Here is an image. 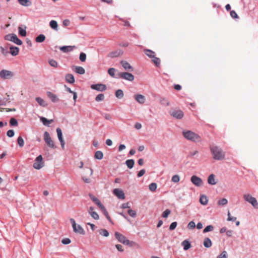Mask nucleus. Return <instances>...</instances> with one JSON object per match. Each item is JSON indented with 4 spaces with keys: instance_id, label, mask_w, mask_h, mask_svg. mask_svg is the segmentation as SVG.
I'll use <instances>...</instances> for the list:
<instances>
[{
    "instance_id": "f257e3e1",
    "label": "nucleus",
    "mask_w": 258,
    "mask_h": 258,
    "mask_svg": "<svg viewBox=\"0 0 258 258\" xmlns=\"http://www.w3.org/2000/svg\"><path fill=\"white\" fill-rule=\"evenodd\" d=\"M210 149L214 159L222 160L225 158V152L220 147L217 146H211Z\"/></svg>"
},
{
    "instance_id": "f03ea898",
    "label": "nucleus",
    "mask_w": 258,
    "mask_h": 258,
    "mask_svg": "<svg viewBox=\"0 0 258 258\" xmlns=\"http://www.w3.org/2000/svg\"><path fill=\"white\" fill-rule=\"evenodd\" d=\"M182 134L187 140L193 142H200L201 141V137L199 135L190 131H183Z\"/></svg>"
},
{
    "instance_id": "7ed1b4c3",
    "label": "nucleus",
    "mask_w": 258,
    "mask_h": 258,
    "mask_svg": "<svg viewBox=\"0 0 258 258\" xmlns=\"http://www.w3.org/2000/svg\"><path fill=\"white\" fill-rule=\"evenodd\" d=\"M6 40L13 42L15 44L21 45L22 44V41L19 39L15 34H9L5 36Z\"/></svg>"
},
{
    "instance_id": "20e7f679",
    "label": "nucleus",
    "mask_w": 258,
    "mask_h": 258,
    "mask_svg": "<svg viewBox=\"0 0 258 258\" xmlns=\"http://www.w3.org/2000/svg\"><path fill=\"white\" fill-rule=\"evenodd\" d=\"M43 138L45 143L49 147L52 149L56 148V146L55 145L53 140L51 139V138L50 137V134L48 132H44Z\"/></svg>"
},
{
    "instance_id": "39448f33",
    "label": "nucleus",
    "mask_w": 258,
    "mask_h": 258,
    "mask_svg": "<svg viewBox=\"0 0 258 258\" xmlns=\"http://www.w3.org/2000/svg\"><path fill=\"white\" fill-rule=\"evenodd\" d=\"M243 198L246 202L250 203L254 208L258 209V203L255 198L249 194H245L243 195Z\"/></svg>"
},
{
    "instance_id": "423d86ee",
    "label": "nucleus",
    "mask_w": 258,
    "mask_h": 258,
    "mask_svg": "<svg viewBox=\"0 0 258 258\" xmlns=\"http://www.w3.org/2000/svg\"><path fill=\"white\" fill-rule=\"evenodd\" d=\"M72 227L73 228V231L79 233L80 234L84 235L85 234V231L84 229L82 227V226L80 225H77L76 222L74 219H71L70 220Z\"/></svg>"
},
{
    "instance_id": "0eeeda50",
    "label": "nucleus",
    "mask_w": 258,
    "mask_h": 258,
    "mask_svg": "<svg viewBox=\"0 0 258 258\" xmlns=\"http://www.w3.org/2000/svg\"><path fill=\"white\" fill-rule=\"evenodd\" d=\"M44 166V162L42 155H39L35 160L33 167L34 168L39 170Z\"/></svg>"
},
{
    "instance_id": "6e6552de",
    "label": "nucleus",
    "mask_w": 258,
    "mask_h": 258,
    "mask_svg": "<svg viewBox=\"0 0 258 258\" xmlns=\"http://www.w3.org/2000/svg\"><path fill=\"white\" fill-rule=\"evenodd\" d=\"M14 74L12 72L7 70H2L0 71V78L2 79H9L13 77Z\"/></svg>"
},
{
    "instance_id": "1a4fd4ad",
    "label": "nucleus",
    "mask_w": 258,
    "mask_h": 258,
    "mask_svg": "<svg viewBox=\"0 0 258 258\" xmlns=\"http://www.w3.org/2000/svg\"><path fill=\"white\" fill-rule=\"evenodd\" d=\"M118 75L119 78L129 81H133L135 78L133 74L127 72H121L119 73Z\"/></svg>"
},
{
    "instance_id": "9d476101",
    "label": "nucleus",
    "mask_w": 258,
    "mask_h": 258,
    "mask_svg": "<svg viewBox=\"0 0 258 258\" xmlns=\"http://www.w3.org/2000/svg\"><path fill=\"white\" fill-rule=\"evenodd\" d=\"M115 238L120 242L123 244L128 245L130 243V241L126 238V237L122 234L116 232L114 234Z\"/></svg>"
},
{
    "instance_id": "9b49d317",
    "label": "nucleus",
    "mask_w": 258,
    "mask_h": 258,
    "mask_svg": "<svg viewBox=\"0 0 258 258\" xmlns=\"http://www.w3.org/2000/svg\"><path fill=\"white\" fill-rule=\"evenodd\" d=\"M190 181L197 186H201L203 184L202 179L196 175H192L190 178Z\"/></svg>"
},
{
    "instance_id": "f8f14e48",
    "label": "nucleus",
    "mask_w": 258,
    "mask_h": 258,
    "mask_svg": "<svg viewBox=\"0 0 258 258\" xmlns=\"http://www.w3.org/2000/svg\"><path fill=\"white\" fill-rule=\"evenodd\" d=\"M170 114L177 119H181L183 117L184 114L182 111L179 109H173L170 111Z\"/></svg>"
},
{
    "instance_id": "ddd939ff",
    "label": "nucleus",
    "mask_w": 258,
    "mask_h": 258,
    "mask_svg": "<svg viewBox=\"0 0 258 258\" xmlns=\"http://www.w3.org/2000/svg\"><path fill=\"white\" fill-rule=\"evenodd\" d=\"M91 89L98 91H104L106 90V86L103 84H93L91 86Z\"/></svg>"
},
{
    "instance_id": "4468645a",
    "label": "nucleus",
    "mask_w": 258,
    "mask_h": 258,
    "mask_svg": "<svg viewBox=\"0 0 258 258\" xmlns=\"http://www.w3.org/2000/svg\"><path fill=\"white\" fill-rule=\"evenodd\" d=\"M56 132L59 141L60 142L61 147L63 149L64 148L65 142L62 138V134L60 128H56Z\"/></svg>"
},
{
    "instance_id": "2eb2a0df",
    "label": "nucleus",
    "mask_w": 258,
    "mask_h": 258,
    "mask_svg": "<svg viewBox=\"0 0 258 258\" xmlns=\"http://www.w3.org/2000/svg\"><path fill=\"white\" fill-rule=\"evenodd\" d=\"M113 193L118 198L120 199H124L125 198L124 194L122 190L119 188H115L113 190Z\"/></svg>"
},
{
    "instance_id": "dca6fc26",
    "label": "nucleus",
    "mask_w": 258,
    "mask_h": 258,
    "mask_svg": "<svg viewBox=\"0 0 258 258\" xmlns=\"http://www.w3.org/2000/svg\"><path fill=\"white\" fill-rule=\"evenodd\" d=\"M120 63L125 70L128 71H133V70H134L133 68L126 61L121 60L120 61Z\"/></svg>"
},
{
    "instance_id": "f3484780",
    "label": "nucleus",
    "mask_w": 258,
    "mask_h": 258,
    "mask_svg": "<svg viewBox=\"0 0 258 258\" xmlns=\"http://www.w3.org/2000/svg\"><path fill=\"white\" fill-rule=\"evenodd\" d=\"M88 213L95 220H98L99 219V215L94 211V208L93 207H90L88 210Z\"/></svg>"
},
{
    "instance_id": "a211bd4d",
    "label": "nucleus",
    "mask_w": 258,
    "mask_h": 258,
    "mask_svg": "<svg viewBox=\"0 0 258 258\" xmlns=\"http://www.w3.org/2000/svg\"><path fill=\"white\" fill-rule=\"evenodd\" d=\"M207 181L210 185H215L217 182L215 179V175L213 174H211L208 176Z\"/></svg>"
},
{
    "instance_id": "6ab92c4d",
    "label": "nucleus",
    "mask_w": 258,
    "mask_h": 258,
    "mask_svg": "<svg viewBox=\"0 0 258 258\" xmlns=\"http://www.w3.org/2000/svg\"><path fill=\"white\" fill-rule=\"evenodd\" d=\"M135 100L140 104H143L145 102V97L141 94H137L135 95Z\"/></svg>"
},
{
    "instance_id": "aec40b11",
    "label": "nucleus",
    "mask_w": 258,
    "mask_h": 258,
    "mask_svg": "<svg viewBox=\"0 0 258 258\" xmlns=\"http://www.w3.org/2000/svg\"><path fill=\"white\" fill-rule=\"evenodd\" d=\"M89 196L90 198L93 201V202L95 203L99 208L100 207L102 208H103V205L101 204L100 201L94 196H93L92 194H89Z\"/></svg>"
},
{
    "instance_id": "412c9836",
    "label": "nucleus",
    "mask_w": 258,
    "mask_h": 258,
    "mask_svg": "<svg viewBox=\"0 0 258 258\" xmlns=\"http://www.w3.org/2000/svg\"><path fill=\"white\" fill-rule=\"evenodd\" d=\"M75 48H76L75 46H63L60 47V50L63 52H68L72 51Z\"/></svg>"
},
{
    "instance_id": "4be33fe9",
    "label": "nucleus",
    "mask_w": 258,
    "mask_h": 258,
    "mask_svg": "<svg viewBox=\"0 0 258 258\" xmlns=\"http://www.w3.org/2000/svg\"><path fill=\"white\" fill-rule=\"evenodd\" d=\"M66 81L70 84H73L75 82V78L72 74H68L65 76Z\"/></svg>"
},
{
    "instance_id": "5701e85b",
    "label": "nucleus",
    "mask_w": 258,
    "mask_h": 258,
    "mask_svg": "<svg viewBox=\"0 0 258 258\" xmlns=\"http://www.w3.org/2000/svg\"><path fill=\"white\" fill-rule=\"evenodd\" d=\"M10 51L9 52L13 56H16L18 54L19 52V48L16 46H11L10 47Z\"/></svg>"
},
{
    "instance_id": "b1692460",
    "label": "nucleus",
    "mask_w": 258,
    "mask_h": 258,
    "mask_svg": "<svg viewBox=\"0 0 258 258\" xmlns=\"http://www.w3.org/2000/svg\"><path fill=\"white\" fill-rule=\"evenodd\" d=\"M47 95L53 102H56L58 101L57 96L53 93L50 92H48L47 93Z\"/></svg>"
},
{
    "instance_id": "393cba45",
    "label": "nucleus",
    "mask_w": 258,
    "mask_h": 258,
    "mask_svg": "<svg viewBox=\"0 0 258 258\" xmlns=\"http://www.w3.org/2000/svg\"><path fill=\"white\" fill-rule=\"evenodd\" d=\"M123 52L121 50H117L115 51L111 52L109 55L111 57H115L122 55Z\"/></svg>"
},
{
    "instance_id": "a878e982",
    "label": "nucleus",
    "mask_w": 258,
    "mask_h": 258,
    "mask_svg": "<svg viewBox=\"0 0 258 258\" xmlns=\"http://www.w3.org/2000/svg\"><path fill=\"white\" fill-rule=\"evenodd\" d=\"M181 245L183 246V249L187 250L191 247V244L188 241L185 240L181 243Z\"/></svg>"
},
{
    "instance_id": "bb28decb",
    "label": "nucleus",
    "mask_w": 258,
    "mask_h": 258,
    "mask_svg": "<svg viewBox=\"0 0 258 258\" xmlns=\"http://www.w3.org/2000/svg\"><path fill=\"white\" fill-rule=\"evenodd\" d=\"M49 25L50 27L53 30L55 31L58 30V24L56 21L55 20H51L49 22Z\"/></svg>"
},
{
    "instance_id": "cd10ccee",
    "label": "nucleus",
    "mask_w": 258,
    "mask_h": 258,
    "mask_svg": "<svg viewBox=\"0 0 258 258\" xmlns=\"http://www.w3.org/2000/svg\"><path fill=\"white\" fill-rule=\"evenodd\" d=\"M144 52L145 54L151 58L154 57L155 56V52L150 49H145L144 50Z\"/></svg>"
},
{
    "instance_id": "c85d7f7f",
    "label": "nucleus",
    "mask_w": 258,
    "mask_h": 258,
    "mask_svg": "<svg viewBox=\"0 0 258 258\" xmlns=\"http://www.w3.org/2000/svg\"><path fill=\"white\" fill-rule=\"evenodd\" d=\"M19 3L22 6L28 7L31 6L32 3L29 0H18Z\"/></svg>"
},
{
    "instance_id": "c756f323",
    "label": "nucleus",
    "mask_w": 258,
    "mask_h": 258,
    "mask_svg": "<svg viewBox=\"0 0 258 258\" xmlns=\"http://www.w3.org/2000/svg\"><path fill=\"white\" fill-rule=\"evenodd\" d=\"M204 245L207 248H209L212 246V242L208 237L205 238L204 241Z\"/></svg>"
},
{
    "instance_id": "7c9ffc66",
    "label": "nucleus",
    "mask_w": 258,
    "mask_h": 258,
    "mask_svg": "<svg viewBox=\"0 0 258 258\" xmlns=\"http://www.w3.org/2000/svg\"><path fill=\"white\" fill-rule=\"evenodd\" d=\"M40 119L44 125H48V124L53 122L52 119L48 120L47 118L44 117H41Z\"/></svg>"
},
{
    "instance_id": "2f4dec72",
    "label": "nucleus",
    "mask_w": 258,
    "mask_h": 258,
    "mask_svg": "<svg viewBox=\"0 0 258 258\" xmlns=\"http://www.w3.org/2000/svg\"><path fill=\"white\" fill-rule=\"evenodd\" d=\"M75 71L77 73L81 75L84 74L85 73V69L82 67H75Z\"/></svg>"
},
{
    "instance_id": "473e14b6",
    "label": "nucleus",
    "mask_w": 258,
    "mask_h": 258,
    "mask_svg": "<svg viewBox=\"0 0 258 258\" xmlns=\"http://www.w3.org/2000/svg\"><path fill=\"white\" fill-rule=\"evenodd\" d=\"M125 163L127 167L131 169L134 167L135 162L133 159H129L126 161Z\"/></svg>"
},
{
    "instance_id": "72a5a7b5",
    "label": "nucleus",
    "mask_w": 258,
    "mask_h": 258,
    "mask_svg": "<svg viewBox=\"0 0 258 258\" xmlns=\"http://www.w3.org/2000/svg\"><path fill=\"white\" fill-rule=\"evenodd\" d=\"M123 96H124V93L122 90L118 89L116 91L115 96L117 98H119V99L122 98H123Z\"/></svg>"
},
{
    "instance_id": "f704fd0d",
    "label": "nucleus",
    "mask_w": 258,
    "mask_h": 258,
    "mask_svg": "<svg viewBox=\"0 0 258 258\" xmlns=\"http://www.w3.org/2000/svg\"><path fill=\"white\" fill-rule=\"evenodd\" d=\"M208 199L205 196H202L200 199V202L201 204L203 205H206L208 203Z\"/></svg>"
},
{
    "instance_id": "c9c22d12",
    "label": "nucleus",
    "mask_w": 258,
    "mask_h": 258,
    "mask_svg": "<svg viewBox=\"0 0 258 258\" xmlns=\"http://www.w3.org/2000/svg\"><path fill=\"white\" fill-rule=\"evenodd\" d=\"M37 102L38 104L43 107H45L47 105V104L45 103V101L40 97H37L36 98Z\"/></svg>"
},
{
    "instance_id": "e433bc0d",
    "label": "nucleus",
    "mask_w": 258,
    "mask_h": 258,
    "mask_svg": "<svg viewBox=\"0 0 258 258\" xmlns=\"http://www.w3.org/2000/svg\"><path fill=\"white\" fill-rule=\"evenodd\" d=\"M45 39V36L43 34H40L36 38L35 41L37 42L41 43L43 42Z\"/></svg>"
},
{
    "instance_id": "4c0bfd02",
    "label": "nucleus",
    "mask_w": 258,
    "mask_h": 258,
    "mask_svg": "<svg viewBox=\"0 0 258 258\" xmlns=\"http://www.w3.org/2000/svg\"><path fill=\"white\" fill-rule=\"evenodd\" d=\"M103 156V153L100 151H97L95 154V158L97 159H102Z\"/></svg>"
},
{
    "instance_id": "58836bf2",
    "label": "nucleus",
    "mask_w": 258,
    "mask_h": 258,
    "mask_svg": "<svg viewBox=\"0 0 258 258\" xmlns=\"http://www.w3.org/2000/svg\"><path fill=\"white\" fill-rule=\"evenodd\" d=\"M228 203V201L225 198H222L218 202V205L219 206H224Z\"/></svg>"
},
{
    "instance_id": "ea45409f",
    "label": "nucleus",
    "mask_w": 258,
    "mask_h": 258,
    "mask_svg": "<svg viewBox=\"0 0 258 258\" xmlns=\"http://www.w3.org/2000/svg\"><path fill=\"white\" fill-rule=\"evenodd\" d=\"M157 184L156 183H152L149 185V188L152 192L155 191L157 189Z\"/></svg>"
},
{
    "instance_id": "a19ab883",
    "label": "nucleus",
    "mask_w": 258,
    "mask_h": 258,
    "mask_svg": "<svg viewBox=\"0 0 258 258\" xmlns=\"http://www.w3.org/2000/svg\"><path fill=\"white\" fill-rule=\"evenodd\" d=\"M18 30H19V33L21 36H23V37L26 36V31L25 29H23L21 27H19Z\"/></svg>"
},
{
    "instance_id": "79ce46f5",
    "label": "nucleus",
    "mask_w": 258,
    "mask_h": 258,
    "mask_svg": "<svg viewBox=\"0 0 258 258\" xmlns=\"http://www.w3.org/2000/svg\"><path fill=\"white\" fill-rule=\"evenodd\" d=\"M17 142H18V144L19 145V146L20 147H23L24 146V141L23 139L21 136H19L18 138Z\"/></svg>"
},
{
    "instance_id": "37998d69",
    "label": "nucleus",
    "mask_w": 258,
    "mask_h": 258,
    "mask_svg": "<svg viewBox=\"0 0 258 258\" xmlns=\"http://www.w3.org/2000/svg\"><path fill=\"white\" fill-rule=\"evenodd\" d=\"M104 99V95L103 94H99L95 97V101L99 102L103 101Z\"/></svg>"
},
{
    "instance_id": "c03bdc74",
    "label": "nucleus",
    "mask_w": 258,
    "mask_h": 258,
    "mask_svg": "<svg viewBox=\"0 0 258 258\" xmlns=\"http://www.w3.org/2000/svg\"><path fill=\"white\" fill-rule=\"evenodd\" d=\"M99 233L100 235L105 237H107L109 235V233L106 229H100L99 231Z\"/></svg>"
},
{
    "instance_id": "a18cd8bd",
    "label": "nucleus",
    "mask_w": 258,
    "mask_h": 258,
    "mask_svg": "<svg viewBox=\"0 0 258 258\" xmlns=\"http://www.w3.org/2000/svg\"><path fill=\"white\" fill-rule=\"evenodd\" d=\"M152 61L154 62V63L156 66H158L160 64V59L159 58L156 57L155 56L154 57H153L152 58Z\"/></svg>"
},
{
    "instance_id": "49530a36",
    "label": "nucleus",
    "mask_w": 258,
    "mask_h": 258,
    "mask_svg": "<svg viewBox=\"0 0 258 258\" xmlns=\"http://www.w3.org/2000/svg\"><path fill=\"white\" fill-rule=\"evenodd\" d=\"M180 180V177L178 175H174L172 177L171 181L173 182L177 183Z\"/></svg>"
},
{
    "instance_id": "de8ad7c7",
    "label": "nucleus",
    "mask_w": 258,
    "mask_h": 258,
    "mask_svg": "<svg viewBox=\"0 0 258 258\" xmlns=\"http://www.w3.org/2000/svg\"><path fill=\"white\" fill-rule=\"evenodd\" d=\"M115 69L114 68H110L108 70V74L112 77H114Z\"/></svg>"
},
{
    "instance_id": "09e8293b",
    "label": "nucleus",
    "mask_w": 258,
    "mask_h": 258,
    "mask_svg": "<svg viewBox=\"0 0 258 258\" xmlns=\"http://www.w3.org/2000/svg\"><path fill=\"white\" fill-rule=\"evenodd\" d=\"M214 227L212 225H208L205 227V228L203 230L204 233H206L209 231H211L213 230Z\"/></svg>"
},
{
    "instance_id": "8fccbe9b",
    "label": "nucleus",
    "mask_w": 258,
    "mask_h": 258,
    "mask_svg": "<svg viewBox=\"0 0 258 258\" xmlns=\"http://www.w3.org/2000/svg\"><path fill=\"white\" fill-rule=\"evenodd\" d=\"M79 59L81 61L84 62L86 59V54L84 52H81L80 54Z\"/></svg>"
},
{
    "instance_id": "3c124183",
    "label": "nucleus",
    "mask_w": 258,
    "mask_h": 258,
    "mask_svg": "<svg viewBox=\"0 0 258 258\" xmlns=\"http://www.w3.org/2000/svg\"><path fill=\"white\" fill-rule=\"evenodd\" d=\"M49 64L54 68H57L58 66V63L56 61L53 59H51L49 61Z\"/></svg>"
},
{
    "instance_id": "603ef678",
    "label": "nucleus",
    "mask_w": 258,
    "mask_h": 258,
    "mask_svg": "<svg viewBox=\"0 0 258 258\" xmlns=\"http://www.w3.org/2000/svg\"><path fill=\"white\" fill-rule=\"evenodd\" d=\"M0 49H1V51L2 53L5 56H7L9 53V52L8 51V50L7 49L4 48L2 46L0 47Z\"/></svg>"
},
{
    "instance_id": "864d4df0",
    "label": "nucleus",
    "mask_w": 258,
    "mask_h": 258,
    "mask_svg": "<svg viewBox=\"0 0 258 258\" xmlns=\"http://www.w3.org/2000/svg\"><path fill=\"white\" fill-rule=\"evenodd\" d=\"M10 123L11 125H12V126H17L18 125L17 120L14 118H12L10 119Z\"/></svg>"
},
{
    "instance_id": "5fc2aeb1",
    "label": "nucleus",
    "mask_w": 258,
    "mask_h": 258,
    "mask_svg": "<svg viewBox=\"0 0 258 258\" xmlns=\"http://www.w3.org/2000/svg\"><path fill=\"white\" fill-rule=\"evenodd\" d=\"M171 213V211L169 209H166L165 211L162 213V217L163 218H167L169 214Z\"/></svg>"
},
{
    "instance_id": "6e6d98bb",
    "label": "nucleus",
    "mask_w": 258,
    "mask_h": 258,
    "mask_svg": "<svg viewBox=\"0 0 258 258\" xmlns=\"http://www.w3.org/2000/svg\"><path fill=\"white\" fill-rule=\"evenodd\" d=\"M128 214L132 217H136L137 213L135 210L130 209L127 211Z\"/></svg>"
},
{
    "instance_id": "4d7b16f0",
    "label": "nucleus",
    "mask_w": 258,
    "mask_h": 258,
    "mask_svg": "<svg viewBox=\"0 0 258 258\" xmlns=\"http://www.w3.org/2000/svg\"><path fill=\"white\" fill-rule=\"evenodd\" d=\"M236 219H237L236 217L232 216L229 212H228V218H227L228 221H236Z\"/></svg>"
},
{
    "instance_id": "13d9d810",
    "label": "nucleus",
    "mask_w": 258,
    "mask_h": 258,
    "mask_svg": "<svg viewBox=\"0 0 258 258\" xmlns=\"http://www.w3.org/2000/svg\"><path fill=\"white\" fill-rule=\"evenodd\" d=\"M160 103L165 106H168L169 105V101L165 98L161 99Z\"/></svg>"
},
{
    "instance_id": "bf43d9fd",
    "label": "nucleus",
    "mask_w": 258,
    "mask_h": 258,
    "mask_svg": "<svg viewBox=\"0 0 258 258\" xmlns=\"http://www.w3.org/2000/svg\"><path fill=\"white\" fill-rule=\"evenodd\" d=\"M217 258H227V254L226 251H223Z\"/></svg>"
},
{
    "instance_id": "052dcab7",
    "label": "nucleus",
    "mask_w": 258,
    "mask_h": 258,
    "mask_svg": "<svg viewBox=\"0 0 258 258\" xmlns=\"http://www.w3.org/2000/svg\"><path fill=\"white\" fill-rule=\"evenodd\" d=\"M196 227L195 223L194 221H190L187 225V227L189 229H194Z\"/></svg>"
},
{
    "instance_id": "680f3d73",
    "label": "nucleus",
    "mask_w": 258,
    "mask_h": 258,
    "mask_svg": "<svg viewBox=\"0 0 258 258\" xmlns=\"http://www.w3.org/2000/svg\"><path fill=\"white\" fill-rule=\"evenodd\" d=\"M15 135L14 131L13 130H9L7 133V135L9 137H13Z\"/></svg>"
},
{
    "instance_id": "e2e57ef3",
    "label": "nucleus",
    "mask_w": 258,
    "mask_h": 258,
    "mask_svg": "<svg viewBox=\"0 0 258 258\" xmlns=\"http://www.w3.org/2000/svg\"><path fill=\"white\" fill-rule=\"evenodd\" d=\"M177 222H172L170 225V227H169V229L170 230H174L177 226Z\"/></svg>"
},
{
    "instance_id": "0e129e2a",
    "label": "nucleus",
    "mask_w": 258,
    "mask_h": 258,
    "mask_svg": "<svg viewBox=\"0 0 258 258\" xmlns=\"http://www.w3.org/2000/svg\"><path fill=\"white\" fill-rule=\"evenodd\" d=\"M230 16L231 17H232L233 18H234V19L238 18V16L237 14H236V13L235 12V11H234L233 10L231 11L230 12Z\"/></svg>"
},
{
    "instance_id": "69168bd1",
    "label": "nucleus",
    "mask_w": 258,
    "mask_h": 258,
    "mask_svg": "<svg viewBox=\"0 0 258 258\" xmlns=\"http://www.w3.org/2000/svg\"><path fill=\"white\" fill-rule=\"evenodd\" d=\"M130 205L129 203H123L121 205V208L122 209L130 208Z\"/></svg>"
},
{
    "instance_id": "338daca9",
    "label": "nucleus",
    "mask_w": 258,
    "mask_h": 258,
    "mask_svg": "<svg viewBox=\"0 0 258 258\" xmlns=\"http://www.w3.org/2000/svg\"><path fill=\"white\" fill-rule=\"evenodd\" d=\"M61 242L64 244H68L71 243V240L69 238H66L63 239Z\"/></svg>"
},
{
    "instance_id": "774afa93",
    "label": "nucleus",
    "mask_w": 258,
    "mask_h": 258,
    "mask_svg": "<svg viewBox=\"0 0 258 258\" xmlns=\"http://www.w3.org/2000/svg\"><path fill=\"white\" fill-rule=\"evenodd\" d=\"M100 209V210L103 212L104 214L105 215V216L106 217V216H108V215H109L108 213L107 212V211H106L105 207L103 205V208H102L101 207L99 208Z\"/></svg>"
}]
</instances>
